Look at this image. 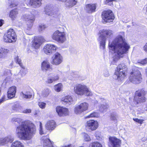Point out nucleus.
I'll list each match as a JSON object with an SVG mask.
<instances>
[{
  "label": "nucleus",
  "mask_w": 147,
  "mask_h": 147,
  "mask_svg": "<svg viewBox=\"0 0 147 147\" xmlns=\"http://www.w3.org/2000/svg\"><path fill=\"white\" fill-rule=\"evenodd\" d=\"M121 34L122 35H118L112 42L109 41V49L113 53V60L115 61L123 57L125 54L128 53L130 48L129 45L123 38L124 32Z\"/></svg>",
  "instance_id": "1"
},
{
  "label": "nucleus",
  "mask_w": 147,
  "mask_h": 147,
  "mask_svg": "<svg viewBox=\"0 0 147 147\" xmlns=\"http://www.w3.org/2000/svg\"><path fill=\"white\" fill-rule=\"evenodd\" d=\"M11 121L12 123L17 122L19 124L16 127V133L17 137L21 140H30L32 134L36 132L35 126L30 121H23L21 119L16 117L12 118Z\"/></svg>",
  "instance_id": "2"
},
{
  "label": "nucleus",
  "mask_w": 147,
  "mask_h": 147,
  "mask_svg": "<svg viewBox=\"0 0 147 147\" xmlns=\"http://www.w3.org/2000/svg\"><path fill=\"white\" fill-rule=\"evenodd\" d=\"M99 34L98 39L100 42V47L103 49L105 48L106 41L107 38L112 36L113 32L109 29H102L99 31Z\"/></svg>",
  "instance_id": "3"
},
{
  "label": "nucleus",
  "mask_w": 147,
  "mask_h": 147,
  "mask_svg": "<svg viewBox=\"0 0 147 147\" xmlns=\"http://www.w3.org/2000/svg\"><path fill=\"white\" fill-rule=\"evenodd\" d=\"M74 92L77 94L82 96L85 95L87 96H91L92 93L87 86L82 84H76L74 87Z\"/></svg>",
  "instance_id": "4"
},
{
  "label": "nucleus",
  "mask_w": 147,
  "mask_h": 147,
  "mask_svg": "<svg viewBox=\"0 0 147 147\" xmlns=\"http://www.w3.org/2000/svg\"><path fill=\"white\" fill-rule=\"evenodd\" d=\"M127 66L124 64L119 65L117 67L114 77L118 81H123L126 76Z\"/></svg>",
  "instance_id": "5"
},
{
  "label": "nucleus",
  "mask_w": 147,
  "mask_h": 147,
  "mask_svg": "<svg viewBox=\"0 0 147 147\" xmlns=\"http://www.w3.org/2000/svg\"><path fill=\"white\" fill-rule=\"evenodd\" d=\"M129 81L134 84H138L140 83L142 80V76L140 72L137 69L133 70L131 72L129 77Z\"/></svg>",
  "instance_id": "6"
},
{
  "label": "nucleus",
  "mask_w": 147,
  "mask_h": 147,
  "mask_svg": "<svg viewBox=\"0 0 147 147\" xmlns=\"http://www.w3.org/2000/svg\"><path fill=\"white\" fill-rule=\"evenodd\" d=\"M51 37L53 40L60 43H63L66 40L65 32H60L59 30L55 31L52 35Z\"/></svg>",
  "instance_id": "7"
},
{
  "label": "nucleus",
  "mask_w": 147,
  "mask_h": 147,
  "mask_svg": "<svg viewBox=\"0 0 147 147\" xmlns=\"http://www.w3.org/2000/svg\"><path fill=\"white\" fill-rule=\"evenodd\" d=\"M16 37V33L12 29H9L3 37L4 41L6 42H11L15 41Z\"/></svg>",
  "instance_id": "8"
},
{
  "label": "nucleus",
  "mask_w": 147,
  "mask_h": 147,
  "mask_svg": "<svg viewBox=\"0 0 147 147\" xmlns=\"http://www.w3.org/2000/svg\"><path fill=\"white\" fill-rule=\"evenodd\" d=\"M146 93V92L144 89H139L136 91L134 98V100L137 104L143 102L145 101V98L144 96Z\"/></svg>",
  "instance_id": "9"
},
{
  "label": "nucleus",
  "mask_w": 147,
  "mask_h": 147,
  "mask_svg": "<svg viewBox=\"0 0 147 147\" xmlns=\"http://www.w3.org/2000/svg\"><path fill=\"white\" fill-rule=\"evenodd\" d=\"M102 16L103 21L107 23L113 22L115 18L113 12L110 10L103 11Z\"/></svg>",
  "instance_id": "10"
},
{
  "label": "nucleus",
  "mask_w": 147,
  "mask_h": 147,
  "mask_svg": "<svg viewBox=\"0 0 147 147\" xmlns=\"http://www.w3.org/2000/svg\"><path fill=\"white\" fill-rule=\"evenodd\" d=\"M88 105L86 102L81 103L76 106L74 108V112L77 114L79 115L83 114L88 109Z\"/></svg>",
  "instance_id": "11"
},
{
  "label": "nucleus",
  "mask_w": 147,
  "mask_h": 147,
  "mask_svg": "<svg viewBox=\"0 0 147 147\" xmlns=\"http://www.w3.org/2000/svg\"><path fill=\"white\" fill-rule=\"evenodd\" d=\"M56 7L52 4H48L44 7V12L47 15L54 16L56 14Z\"/></svg>",
  "instance_id": "12"
},
{
  "label": "nucleus",
  "mask_w": 147,
  "mask_h": 147,
  "mask_svg": "<svg viewBox=\"0 0 147 147\" xmlns=\"http://www.w3.org/2000/svg\"><path fill=\"white\" fill-rule=\"evenodd\" d=\"M98 125V124L96 121L90 120L87 122L86 127L87 130L90 131L95 130L97 128Z\"/></svg>",
  "instance_id": "13"
},
{
  "label": "nucleus",
  "mask_w": 147,
  "mask_h": 147,
  "mask_svg": "<svg viewBox=\"0 0 147 147\" xmlns=\"http://www.w3.org/2000/svg\"><path fill=\"white\" fill-rule=\"evenodd\" d=\"M62 61L63 57L61 54L56 53L53 56L51 63L52 64L57 65L61 63Z\"/></svg>",
  "instance_id": "14"
},
{
  "label": "nucleus",
  "mask_w": 147,
  "mask_h": 147,
  "mask_svg": "<svg viewBox=\"0 0 147 147\" xmlns=\"http://www.w3.org/2000/svg\"><path fill=\"white\" fill-rule=\"evenodd\" d=\"M57 49V47L55 45L47 44L45 46L44 50L45 54L48 55H50Z\"/></svg>",
  "instance_id": "15"
},
{
  "label": "nucleus",
  "mask_w": 147,
  "mask_h": 147,
  "mask_svg": "<svg viewBox=\"0 0 147 147\" xmlns=\"http://www.w3.org/2000/svg\"><path fill=\"white\" fill-rule=\"evenodd\" d=\"M109 144L111 147H120L121 145V141L119 139L114 137H110L109 138Z\"/></svg>",
  "instance_id": "16"
},
{
  "label": "nucleus",
  "mask_w": 147,
  "mask_h": 147,
  "mask_svg": "<svg viewBox=\"0 0 147 147\" xmlns=\"http://www.w3.org/2000/svg\"><path fill=\"white\" fill-rule=\"evenodd\" d=\"M14 140V137L11 135H8L5 138H0V145H5L9 143H12Z\"/></svg>",
  "instance_id": "17"
},
{
  "label": "nucleus",
  "mask_w": 147,
  "mask_h": 147,
  "mask_svg": "<svg viewBox=\"0 0 147 147\" xmlns=\"http://www.w3.org/2000/svg\"><path fill=\"white\" fill-rule=\"evenodd\" d=\"M56 109V112L60 116H66L69 114V111L67 108L57 107Z\"/></svg>",
  "instance_id": "18"
},
{
  "label": "nucleus",
  "mask_w": 147,
  "mask_h": 147,
  "mask_svg": "<svg viewBox=\"0 0 147 147\" xmlns=\"http://www.w3.org/2000/svg\"><path fill=\"white\" fill-rule=\"evenodd\" d=\"M15 62L19 64L20 65L22 68V69L20 70V73L22 76H25L27 73V69H26L22 65L21 63V60L20 59H19L17 56L15 58Z\"/></svg>",
  "instance_id": "19"
},
{
  "label": "nucleus",
  "mask_w": 147,
  "mask_h": 147,
  "mask_svg": "<svg viewBox=\"0 0 147 147\" xmlns=\"http://www.w3.org/2000/svg\"><path fill=\"white\" fill-rule=\"evenodd\" d=\"M42 139L43 142L44 147H54L53 145V142H51L47 136L42 137Z\"/></svg>",
  "instance_id": "20"
},
{
  "label": "nucleus",
  "mask_w": 147,
  "mask_h": 147,
  "mask_svg": "<svg viewBox=\"0 0 147 147\" xmlns=\"http://www.w3.org/2000/svg\"><path fill=\"white\" fill-rule=\"evenodd\" d=\"M16 88L12 86L10 88L7 92V97L8 98H11L14 97L16 92Z\"/></svg>",
  "instance_id": "21"
},
{
  "label": "nucleus",
  "mask_w": 147,
  "mask_h": 147,
  "mask_svg": "<svg viewBox=\"0 0 147 147\" xmlns=\"http://www.w3.org/2000/svg\"><path fill=\"white\" fill-rule=\"evenodd\" d=\"M56 127V124L53 120L48 121L45 125L46 129L49 131H52Z\"/></svg>",
  "instance_id": "22"
},
{
  "label": "nucleus",
  "mask_w": 147,
  "mask_h": 147,
  "mask_svg": "<svg viewBox=\"0 0 147 147\" xmlns=\"http://www.w3.org/2000/svg\"><path fill=\"white\" fill-rule=\"evenodd\" d=\"M96 7L95 4H88L86 6V10L88 13H92L95 11Z\"/></svg>",
  "instance_id": "23"
},
{
  "label": "nucleus",
  "mask_w": 147,
  "mask_h": 147,
  "mask_svg": "<svg viewBox=\"0 0 147 147\" xmlns=\"http://www.w3.org/2000/svg\"><path fill=\"white\" fill-rule=\"evenodd\" d=\"M77 0H66L65 2V6L67 8H71L76 5Z\"/></svg>",
  "instance_id": "24"
},
{
  "label": "nucleus",
  "mask_w": 147,
  "mask_h": 147,
  "mask_svg": "<svg viewBox=\"0 0 147 147\" xmlns=\"http://www.w3.org/2000/svg\"><path fill=\"white\" fill-rule=\"evenodd\" d=\"M59 79V77L58 75H56L53 76L48 77L46 82L47 84H51L58 80Z\"/></svg>",
  "instance_id": "25"
},
{
  "label": "nucleus",
  "mask_w": 147,
  "mask_h": 147,
  "mask_svg": "<svg viewBox=\"0 0 147 147\" xmlns=\"http://www.w3.org/2000/svg\"><path fill=\"white\" fill-rule=\"evenodd\" d=\"M42 69L43 71H45L52 69L49 63L47 61H44L42 63Z\"/></svg>",
  "instance_id": "26"
},
{
  "label": "nucleus",
  "mask_w": 147,
  "mask_h": 147,
  "mask_svg": "<svg viewBox=\"0 0 147 147\" xmlns=\"http://www.w3.org/2000/svg\"><path fill=\"white\" fill-rule=\"evenodd\" d=\"M61 100L70 105L73 102V99L71 96H68L62 98L61 99Z\"/></svg>",
  "instance_id": "27"
},
{
  "label": "nucleus",
  "mask_w": 147,
  "mask_h": 147,
  "mask_svg": "<svg viewBox=\"0 0 147 147\" xmlns=\"http://www.w3.org/2000/svg\"><path fill=\"white\" fill-rule=\"evenodd\" d=\"M21 96L23 98H30L32 97V94L30 91L22 92L20 93Z\"/></svg>",
  "instance_id": "28"
},
{
  "label": "nucleus",
  "mask_w": 147,
  "mask_h": 147,
  "mask_svg": "<svg viewBox=\"0 0 147 147\" xmlns=\"http://www.w3.org/2000/svg\"><path fill=\"white\" fill-rule=\"evenodd\" d=\"M8 52L7 49L0 47V58H4Z\"/></svg>",
  "instance_id": "29"
},
{
  "label": "nucleus",
  "mask_w": 147,
  "mask_h": 147,
  "mask_svg": "<svg viewBox=\"0 0 147 147\" xmlns=\"http://www.w3.org/2000/svg\"><path fill=\"white\" fill-rule=\"evenodd\" d=\"M23 18L26 21H30V22H32L34 20V16L33 15H25L23 16Z\"/></svg>",
  "instance_id": "30"
},
{
  "label": "nucleus",
  "mask_w": 147,
  "mask_h": 147,
  "mask_svg": "<svg viewBox=\"0 0 147 147\" xmlns=\"http://www.w3.org/2000/svg\"><path fill=\"white\" fill-rule=\"evenodd\" d=\"M11 147H24V146L21 142L16 140L12 143Z\"/></svg>",
  "instance_id": "31"
},
{
  "label": "nucleus",
  "mask_w": 147,
  "mask_h": 147,
  "mask_svg": "<svg viewBox=\"0 0 147 147\" xmlns=\"http://www.w3.org/2000/svg\"><path fill=\"white\" fill-rule=\"evenodd\" d=\"M37 123V125H38V130L39 134L41 135L45 134V133L44 131L42 123L40 122H39Z\"/></svg>",
  "instance_id": "32"
},
{
  "label": "nucleus",
  "mask_w": 147,
  "mask_h": 147,
  "mask_svg": "<svg viewBox=\"0 0 147 147\" xmlns=\"http://www.w3.org/2000/svg\"><path fill=\"white\" fill-rule=\"evenodd\" d=\"M45 40L43 36H38L37 38V48L42 44Z\"/></svg>",
  "instance_id": "33"
},
{
  "label": "nucleus",
  "mask_w": 147,
  "mask_h": 147,
  "mask_svg": "<svg viewBox=\"0 0 147 147\" xmlns=\"http://www.w3.org/2000/svg\"><path fill=\"white\" fill-rule=\"evenodd\" d=\"M18 12L16 10H13L10 11L9 14V17L12 20H14L17 17Z\"/></svg>",
  "instance_id": "34"
},
{
  "label": "nucleus",
  "mask_w": 147,
  "mask_h": 147,
  "mask_svg": "<svg viewBox=\"0 0 147 147\" xmlns=\"http://www.w3.org/2000/svg\"><path fill=\"white\" fill-rule=\"evenodd\" d=\"M51 92V90L48 88L45 89L42 92V95L44 97H46L49 95Z\"/></svg>",
  "instance_id": "35"
},
{
  "label": "nucleus",
  "mask_w": 147,
  "mask_h": 147,
  "mask_svg": "<svg viewBox=\"0 0 147 147\" xmlns=\"http://www.w3.org/2000/svg\"><path fill=\"white\" fill-rule=\"evenodd\" d=\"M63 87V86L61 84L59 83L54 86V89L57 92L60 91Z\"/></svg>",
  "instance_id": "36"
},
{
  "label": "nucleus",
  "mask_w": 147,
  "mask_h": 147,
  "mask_svg": "<svg viewBox=\"0 0 147 147\" xmlns=\"http://www.w3.org/2000/svg\"><path fill=\"white\" fill-rule=\"evenodd\" d=\"M32 47L33 50L36 51L37 47V39L36 37H34L32 42Z\"/></svg>",
  "instance_id": "37"
},
{
  "label": "nucleus",
  "mask_w": 147,
  "mask_h": 147,
  "mask_svg": "<svg viewBox=\"0 0 147 147\" xmlns=\"http://www.w3.org/2000/svg\"><path fill=\"white\" fill-rule=\"evenodd\" d=\"M118 118L117 114L115 112H113L111 113L110 119L111 120L114 121H117Z\"/></svg>",
  "instance_id": "38"
},
{
  "label": "nucleus",
  "mask_w": 147,
  "mask_h": 147,
  "mask_svg": "<svg viewBox=\"0 0 147 147\" xmlns=\"http://www.w3.org/2000/svg\"><path fill=\"white\" fill-rule=\"evenodd\" d=\"M37 0H30L28 4H27V5H30L33 6L34 7H36V6Z\"/></svg>",
  "instance_id": "39"
},
{
  "label": "nucleus",
  "mask_w": 147,
  "mask_h": 147,
  "mask_svg": "<svg viewBox=\"0 0 147 147\" xmlns=\"http://www.w3.org/2000/svg\"><path fill=\"white\" fill-rule=\"evenodd\" d=\"M109 107L108 105H107L106 104H105L102 105L100 107V110L102 112H103L105 111L106 109H107Z\"/></svg>",
  "instance_id": "40"
},
{
  "label": "nucleus",
  "mask_w": 147,
  "mask_h": 147,
  "mask_svg": "<svg viewBox=\"0 0 147 147\" xmlns=\"http://www.w3.org/2000/svg\"><path fill=\"white\" fill-rule=\"evenodd\" d=\"M90 147H102V146L100 143L96 142L91 143L90 145Z\"/></svg>",
  "instance_id": "41"
},
{
  "label": "nucleus",
  "mask_w": 147,
  "mask_h": 147,
  "mask_svg": "<svg viewBox=\"0 0 147 147\" xmlns=\"http://www.w3.org/2000/svg\"><path fill=\"white\" fill-rule=\"evenodd\" d=\"M83 138L86 141H89L91 140V139L89 136L86 133L83 134Z\"/></svg>",
  "instance_id": "42"
},
{
  "label": "nucleus",
  "mask_w": 147,
  "mask_h": 147,
  "mask_svg": "<svg viewBox=\"0 0 147 147\" xmlns=\"http://www.w3.org/2000/svg\"><path fill=\"white\" fill-rule=\"evenodd\" d=\"M98 114L96 112H94L90 114L88 116V118L91 117H98Z\"/></svg>",
  "instance_id": "43"
},
{
  "label": "nucleus",
  "mask_w": 147,
  "mask_h": 147,
  "mask_svg": "<svg viewBox=\"0 0 147 147\" xmlns=\"http://www.w3.org/2000/svg\"><path fill=\"white\" fill-rule=\"evenodd\" d=\"M45 28V25L41 24L39 25L38 28V31L41 32L42 31L44 30Z\"/></svg>",
  "instance_id": "44"
},
{
  "label": "nucleus",
  "mask_w": 147,
  "mask_h": 147,
  "mask_svg": "<svg viewBox=\"0 0 147 147\" xmlns=\"http://www.w3.org/2000/svg\"><path fill=\"white\" fill-rule=\"evenodd\" d=\"M46 104L45 103L39 102H38V105L39 107L42 109H44L45 108Z\"/></svg>",
  "instance_id": "45"
},
{
  "label": "nucleus",
  "mask_w": 147,
  "mask_h": 147,
  "mask_svg": "<svg viewBox=\"0 0 147 147\" xmlns=\"http://www.w3.org/2000/svg\"><path fill=\"white\" fill-rule=\"evenodd\" d=\"M113 1H115V0H106L105 1V3L106 4H108L111 5L113 4Z\"/></svg>",
  "instance_id": "46"
},
{
  "label": "nucleus",
  "mask_w": 147,
  "mask_h": 147,
  "mask_svg": "<svg viewBox=\"0 0 147 147\" xmlns=\"http://www.w3.org/2000/svg\"><path fill=\"white\" fill-rule=\"evenodd\" d=\"M133 120L134 121L137 123H140V124H142L144 121L143 120L138 119L137 118L133 119Z\"/></svg>",
  "instance_id": "47"
},
{
  "label": "nucleus",
  "mask_w": 147,
  "mask_h": 147,
  "mask_svg": "<svg viewBox=\"0 0 147 147\" xmlns=\"http://www.w3.org/2000/svg\"><path fill=\"white\" fill-rule=\"evenodd\" d=\"M21 108V107L18 105H15L13 108V110L18 111L19 110V109Z\"/></svg>",
  "instance_id": "48"
},
{
  "label": "nucleus",
  "mask_w": 147,
  "mask_h": 147,
  "mask_svg": "<svg viewBox=\"0 0 147 147\" xmlns=\"http://www.w3.org/2000/svg\"><path fill=\"white\" fill-rule=\"evenodd\" d=\"M103 74L104 76L105 77H108L109 76V73L107 71H104Z\"/></svg>",
  "instance_id": "49"
},
{
  "label": "nucleus",
  "mask_w": 147,
  "mask_h": 147,
  "mask_svg": "<svg viewBox=\"0 0 147 147\" xmlns=\"http://www.w3.org/2000/svg\"><path fill=\"white\" fill-rule=\"evenodd\" d=\"M141 63L142 64H144L147 63V58H146L141 61Z\"/></svg>",
  "instance_id": "50"
},
{
  "label": "nucleus",
  "mask_w": 147,
  "mask_h": 147,
  "mask_svg": "<svg viewBox=\"0 0 147 147\" xmlns=\"http://www.w3.org/2000/svg\"><path fill=\"white\" fill-rule=\"evenodd\" d=\"M41 1V0H37V7H39L42 4Z\"/></svg>",
  "instance_id": "51"
},
{
  "label": "nucleus",
  "mask_w": 147,
  "mask_h": 147,
  "mask_svg": "<svg viewBox=\"0 0 147 147\" xmlns=\"http://www.w3.org/2000/svg\"><path fill=\"white\" fill-rule=\"evenodd\" d=\"M31 112V110L30 109H26L24 111V113H30Z\"/></svg>",
  "instance_id": "52"
},
{
  "label": "nucleus",
  "mask_w": 147,
  "mask_h": 147,
  "mask_svg": "<svg viewBox=\"0 0 147 147\" xmlns=\"http://www.w3.org/2000/svg\"><path fill=\"white\" fill-rule=\"evenodd\" d=\"M5 100V98L4 97H3L0 100V105Z\"/></svg>",
  "instance_id": "53"
},
{
  "label": "nucleus",
  "mask_w": 147,
  "mask_h": 147,
  "mask_svg": "<svg viewBox=\"0 0 147 147\" xmlns=\"http://www.w3.org/2000/svg\"><path fill=\"white\" fill-rule=\"evenodd\" d=\"M144 50L145 51L147 52V43L146 44L144 47Z\"/></svg>",
  "instance_id": "54"
},
{
  "label": "nucleus",
  "mask_w": 147,
  "mask_h": 147,
  "mask_svg": "<svg viewBox=\"0 0 147 147\" xmlns=\"http://www.w3.org/2000/svg\"><path fill=\"white\" fill-rule=\"evenodd\" d=\"M17 4L14 3H12L9 5L10 7H15L17 5Z\"/></svg>",
  "instance_id": "55"
},
{
  "label": "nucleus",
  "mask_w": 147,
  "mask_h": 147,
  "mask_svg": "<svg viewBox=\"0 0 147 147\" xmlns=\"http://www.w3.org/2000/svg\"><path fill=\"white\" fill-rule=\"evenodd\" d=\"M63 147H76V146L74 145L70 144L68 146H63Z\"/></svg>",
  "instance_id": "56"
},
{
  "label": "nucleus",
  "mask_w": 147,
  "mask_h": 147,
  "mask_svg": "<svg viewBox=\"0 0 147 147\" xmlns=\"http://www.w3.org/2000/svg\"><path fill=\"white\" fill-rule=\"evenodd\" d=\"M3 21L2 20H0V26H1L3 25Z\"/></svg>",
  "instance_id": "57"
},
{
  "label": "nucleus",
  "mask_w": 147,
  "mask_h": 147,
  "mask_svg": "<svg viewBox=\"0 0 147 147\" xmlns=\"http://www.w3.org/2000/svg\"><path fill=\"white\" fill-rule=\"evenodd\" d=\"M79 77V76L78 75H75L74 76V77H75V78H78Z\"/></svg>",
  "instance_id": "58"
},
{
  "label": "nucleus",
  "mask_w": 147,
  "mask_h": 147,
  "mask_svg": "<svg viewBox=\"0 0 147 147\" xmlns=\"http://www.w3.org/2000/svg\"><path fill=\"white\" fill-rule=\"evenodd\" d=\"M144 109L145 111H147V107L145 108Z\"/></svg>",
  "instance_id": "59"
},
{
  "label": "nucleus",
  "mask_w": 147,
  "mask_h": 147,
  "mask_svg": "<svg viewBox=\"0 0 147 147\" xmlns=\"http://www.w3.org/2000/svg\"><path fill=\"white\" fill-rule=\"evenodd\" d=\"M101 99H102V100H103L104 101H105V100L103 98H101Z\"/></svg>",
  "instance_id": "60"
},
{
  "label": "nucleus",
  "mask_w": 147,
  "mask_h": 147,
  "mask_svg": "<svg viewBox=\"0 0 147 147\" xmlns=\"http://www.w3.org/2000/svg\"><path fill=\"white\" fill-rule=\"evenodd\" d=\"M146 73H147V67L146 68Z\"/></svg>",
  "instance_id": "61"
},
{
  "label": "nucleus",
  "mask_w": 147,
  "mask_h": 147,
  "mask_svg": "<svg viewBox=\"0 0 147 147\" xmlns=\"http://www.w3.org/2000/svg\"><path fill=\"white\" fill-rule=\"evenodd\" d=\"M146 84H147V80H146Z\"/></svg>",
  "instance_id": "62"
}]
</instances>
